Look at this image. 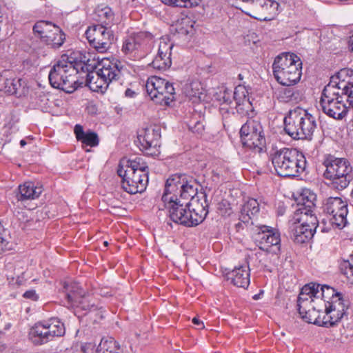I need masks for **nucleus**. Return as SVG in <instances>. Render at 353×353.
<instances>
[{"mask_svg":"<svg viewBox=\"0 0 353 353\" xmlns=\"http://www.w3.org/2000/svg\"><path fill=\"white\" fill-rule=\"evenodd\" d=\"M161 1L168 6L174 7H180L183 0H161Z\"/></svg>","mask_w":353,"mask_h":353,"instance_id":"49530a36","label":"nucleus"},{"mask_svg":"<svg viewBox=\"0 0 353 353\" xmlns=\"http://www.w3.org/2000/svg\"><path fill=\"white\" fill-rule=\"evenodd\" d=\"M304 195L303 194L302 196L303 202L297 204L298 208L296 209L290 223H292L293 225L301 224L306 228L316 231L319 225V220L314 213L316 206L314 203L316 195L309 193V196H306L307 200L305 201Z\"/></svg>","mask_w":353,"mask_h":353,"instance_id":"ddd939ff","label":"nucleus"},{"mask_svg":"<svg viewBox=\"0 0 353 353\" xmlns=\"http://www.w3.org/2000/svg\"><path fill=\"white\" fill-rule=\"evenodd\" d=\"M148 170L147 163L138 157L127 161L125 165L120 163L117 174L122 178L124 191L131 194L144 191L148 183Z\"/></svg>","mask_w":353,"mask_h":353,"instance_id":"f03ea898","label":"nucleus"},{"mask_svg":"<svg viewBox=\"0 0 353 353\" xmlns=\"http://www.w3.org/2000/svg\"><path fill=\"white\" fill-rule=\"evenodd\" d=\"M30 340L36 345H40L52 341L46 325L42 322L37 323L30 330Z\"/></svg>","mask_w":353,"mask_h":353,"instance_id":"c756f323","label":"nucleus"},{"mask_svg":"<svg viewBox=\"0 0 353 353\" xmlns=\"http://www.w3.org/2000/svg\"><path fill=\"white\" fill-rule=\"evenodd\" d=\"M42 192L41 187L35 186L32 182H25L18 188L17 199L20 201L33 200L38 198Z\"/></svg>","mask_w":353,"mask_h":353,"instance_id":"cd10ccee","label":"nucleus"},{"mask_svg":"<svg viewBox=\"0 0 353 353\" xmlns=\"http://www.w3.org/2000/svg\"><path fill=\"white\" fill-rule=\"evenodd\" d=\"M69 61L71 62V67L74 68L75 71V77L79 73L85 74V77H82L80 81H83V84L89 86L92 85V83H94L95 80V72L93 71L94 67L91 64H88L84 61L76 60L74 57L69 56Z\"/></svg>","mask_w":353,"mask_h":353,"instance_id":"b1692460","label":"nucleus"},{"mask_svg":"<svg viewBox=\"0 0 353 353\" xmlns=\"http://www.w3.org/2000/svg\"><path fill=\"white\" fill-rule=\"evenodd\" d=\"M294 92L292 88H285L279 90L277 98L280 101L288 103L295 99Z\"/></svg>","mask_w":353,"mask_h":353,"instance_id":"ea45409f","label":"nucleus"},{"mask_svg":"<svg viewBox=\"0 0 353 353\" xmlns=\"http://www.w3.org/2000/svg\"><path fill=\"white\" fill-rule=\"evenodd\" d=\"M345 310L342 294L334 297L328 303H325V312L329 320L323 322L325 326L328 327L335 325L345 314Z\"/></svg>","mask_w":353,"mask_h":353,"instance_id":"5701e85b","label":"nucleus"},{"mask_svg":"<svg viewBox=\"0 0 353 353\" xmlns=\"http://www.w3.org/2000/svg\"><path fill=\"white\" fill-rule=\"evenodd\" d=\"M202 0H183L180 8H192L197 6Z\"/></svg>","mask_w":353,"mask_h":353,"instance_id":"37998d69","label":"nucleus"},{"mask_svg":"<svg viewBox=\"0 0 353 353\" xmlns=\"http://www.w3.org/2000/svg\"><path fill=\"white\" fill-rule=\"evenodd\" d=\"M319 288L321 290L322 299L326 303L333 300L334 297L341 294V293L336 292L334 288L328 285H322L320 286Z\"/></svg>","mask_w":353,"mask_h":353,"instance_id":"58836bf2","label":"nucleus"},{"mask_svg":"<svg viewBox=\"0 0 353 353\" xmlns=\"http://www.w3.org/2000/svg\"><path fill=\"white\" fill-rule=\"evenodd\" d=\"M339 270L350 284H353V254L347 259H343L339 263Z\"/></svg>","mask_w":353,"mask_h":353,"instance_id":"4c0bfd02","label":"nucleus"},{"mask_svg":"<svg viewBox=\"0 0 353 353\" xmlns=\"http://www.w3.org/2000/svg\"><path fill=\"white\" fill-rule=\"evenodd\" d=\"M97 20L98 25H104L110 28L114 19V14L112 10L108 7L98 8L96 10Z\"/></svg>","mask_w":353,"mask_h":353,"instance_id":"f704fd0d","label":"nucleus"},{"mask_svg":"<svg viewBox=\"0 0 353 353\" xmlns=\"http://www.w3.org/2000/svg\"><path fill=\"white\" fill-rule=\"evenodd\" d=\"M319 284L310 283L304 285L298 296L297 306L301 317L309 323H314L315 319L312 316V311L315 310L312 305L314 298L319 293Z\"/></svg>","mask_w":353,"mask_h":353,"instance_id":"a211bd4d","label":"nucleus"},{"mask_svg":"<svg viewBox=\"0 0 353 353\" xmlns=\"http://www.w3.org/2000/svg\"><path fill=\"white\" fill-rule=\"evenodd\" d=\"M97 353H121L120 347L113 338H103L97 347Z\"/></svg>","mask_w":353,"mask_h":353,"instance_id":"c9c22d12","label":"nucleus"},{"mask_svg":"<svg viewBox=\"0 0 353 353\" xmlns=\"http://www.w3.org/2000/svg\"><path fill=\"white\" fill-rule=\"evenodd\" d=\"M241 1L243 2H245V3H254L256 0H241Z\"/></svg>","mask_w":353,"mask_h":353,"instance_id":"8fccbe9b","label":"nucleus"},{"mask_svg":"<svg viewBox=\"0 0 353 353\" xmlns=\"http://www.w3.org/2000/svg\"><path fill=\"white\" fill-rule=\"evenodd\" d=\"M190 201L181 202L179 198L162 195L161 201L170 219L176 223L187 227L198 225L207 216L210 201L205 192L190 197Z\"/></svg>","mask_w":353,"mask_h":353,"instance_id":"f257e3e1","label":"nucleus"},{"mask_svg":"<svg viewBox=\"0 0 353 353\" xmlns=\"http://www.w3.org/2000/svg\"><path fill=\"white\" fill-rule=\"evenodd\" d=\"M76 139L81 142L82 147L89 146L90 148L96 147L99 143L98 134L90 130H83V128L80 124H77L74 128Z\"/></svg>","mask_w":353,"mask_h":353,"instance_id":"bb28decb","label":"nucleus"},{"mask_svg":"<svg viewBox=\"0 0 353 353\" xmlns=\"http://www.w3.org/2000/svg\"><path fill=\"white\" fill-rule=\"evenodd\" d=\"M323 210L329 214L330 223L339 229L343 228L347 223L348 205L345 200L339 196H330L323 203Z\"/></svg>","mask_w":353,"mask_h":353,"instance_id":"f3484780","label":"nucleus"},{"mask_svg":"<svg viewBox=\"0 0 353 353\" xmlns=\"http://www.w3.org/2000/svg\"><path fill=\"white\" fill-rule=\"evenodd\" d=\"M161 133L159 128H147L143 135H139L138 139L141 144L140 150L148 156H157L160 147Z\"/></svg>","mask_w":353,"mask_h":353,"instance_id":"412c9836","label":"nucleus"},{"mask_svg":"<svg viewBox=\"0 0 353 353\" xmlns=\"http://www.w3.org/2000/svg\"><path fill=\"white\" fill-rule=\"evenodd\" d=\"M272 70L276 80L280 84L289 87L301 79L302 61L294 53L283 52L275 57Z\"/></svg>","mask_w":353,"mask_h":353,"instance_id":"39448f33","label":"nucleus"},{"mask_svg":"<svg viewBox=\"0 0 353 353\" xmlns=\"http://www.w3.org/2000/svg\"><path fill=\"white\" fill-rule=\"evenodd\" d=\"M323 164L325 167L323 176L330 181L332 188L343 190L349 185L352 169L346 159L330 155L325 159Z\"/></svg>","mask_w":353,"mask_h":353,"instance_id":"0eeeda50","label":"nucleus"},{"mask_svg":"<svg viewBox=\"0 0 353 353\" xmlns=\"http://www.w3.org/2000/svg\"><path fill=\"white\" fill-rule=\"evenodd\" d=\"M50 85L66 93H72L83 85V81L75 77V71L71 67L69 55L63 54L51 68L48 75Z\"/></svg>","mask_w":353,"mask_h":353,"instance_id":"423d86ee","label":"nucleus"},{"mask_svg":"<svg viewBox=\"0 0 353 353\" xmlns=\"http://www.w3.org/2000/svg\"><path fill=\"white\" fill-rule=\"evenodd\" d=\"M256 298H258V296L255 295V296H254V299H256Z\"/></svg>","mask_w":353,"mask_h":353,"instance_id":"5fc2aeb1","label":"nucleus"},{"mask_svg":"<svg viewBox=\"0 0 353 353\" xmlns=\"http://www.w3.org/2000/svg\"><path fill=\"white\" fill-rule=\"evenodd\" d=\"M153 42V35L148 32H132L125 37L122 41L121 52L134 59L145 56Z\"/></svg>","mask_w":353,"mask_h":353,"instance_id":"9b49d317","label":"nucleus"},{"mask_svg":"<svg viewBox=\"0 0 353 353\" xmlns=\"http://www.w3.org/2000/svg\"><path fill=\"white\" fill-rule=\"evenodd\" d=\"M33 32L41 41L54 49L60 48L65 39V35L62 30L49 21H37L33 26Z\"/></svg>","mask_w":353,"mask_h":353,"instance_id":"2eb2a0df","label":"nucleus"},{"mask_svg":"<svg viewBox=\"0 0 353 353\" xmlns=\"http://www.w3.org/2000/svg\"><path fill=\"white\" fill-rule=\"evenodd\" d=\"M256 5H259L262 8H273L277 9L279 3L274 0H256L254 2Z\"/></svg>","mask_w":353,"mask_h":353,"instance_id":"79ce46f5","label":"nucleus"},{"mask_svg":"<svg viewBox=\"0 0 353 353\" xmlns=\"http://www.w3.org/2000/svg\"><path fill=\"white\" fill-rule=\"evenodd\" d=\"M48 330L51 340L55 336H63L65 333L64 325L57 319H51L48 321L42 322Z\"/></svg>","mask_w":353,"mask_h":353,"instance_id":"473e14b6","label":"nucleus"},{"mask_svg":"<svg viewBox=\"0 0 353 353\" xmlns=\"http://www.w3.org/2000/svg\"><path fill=\"white\" fill-rule=\"evenodd\" d=\"M146 91L156 104L169 106L175 99V90L173 85L165 79L152 76L146 81Z\"/></svg>","mask_w":353,"mask_h":353,"instance_id":"f8f14e48","label":"nucleus"},{"mask_svg":"<svg viewBox=\"0 0 353 353\" xmlns=\"http://www.w3.org/2000/svg\"><path fill=\"white\" fill-rule=\"evenodd\" d=\"M247 93L245 87L239 85L234 90L233 101L223 97L224 101L221 108V111H225L223 114L233 112L234 109H236L237 113L240 114H248L252 108V104L246 95Z\"/></svg>","mask_w":353,"mask_h":353,"instance_id":"aec40b11","label":"nucleus"},{"mask_svg":"<svg viewBox=\"0 0 353 353\" xmlns=\"http://www.w3.org/2000/svg\"><path fill=\"white\" fill-rule=\"evenodd\" d=\"M256 298H258V296L255 295V296H254V299H256Z\"/></svg>","mask_w":353,"mask_h":353,"instance_id":"6e6d98bb","label":"nucleus"},{"mask_svg":"<svg viewBox=\"0 0 353 353\" xmlns=\"http://www.w3.org/2000/svg\"><path fill=\"white\" fill-rule=\"evenodd\" d=\"M137 95V93L130 88H128L125 91V96L128 98H134Z\"/></svg>","mask_w":353,"mask_h":353,"instance_id":"09e8293b","label":"nucleus"},{"mask_svg":"<svg viewBox=\"0 0 353 353\" xmlns=\"http://www.w3.org/2000/svg\"><path fill=\"white\" fill-rule=\"evenodd\" d=\"M265 203H261L255 199H249L242 206L240 220L243 223L249 221L259 212L260 208H263Z\"/></svg>","mask_w":353,"mask_h":353,"instance_id":"c85d7f7f","label":"nucleus"},{"mask_svg":"<svg viewBox=\"0 0 353 353\" xmlns=\"http://www.w3.org/2000/svg\"><path fill=\"white\" fill-rule=\"evenodd\" d=\"M93 299L89 296H85L83 294L79 296L77 299H75L70 305L77 309L81 310L85 312L95 311L98 309L97 305L92 302Z\"/></svg>","mask_w":353,"mask_h":353,"instance_id":"72a5a7b5","label":"nucleus"},{"mask_svg":"<svg viewBox=\"0 0 353 353\" xmlns=\"http://www.w3.org/2000/svg\"><path fill=\"white\" fill-rule=\"evenodd\" d=\"M353 85V70L350 68H343L338 73L332 76L327 85L339 88V92L348 88Z\"/></svg>","mask_w":353,"mask_h":353,"instance_id":"a878e982","label":"nucleus"},{"mask_svg":"<svg viewBox=\"0 0 353 353\" xmlns=\"http://www.w3.org/2000/svg\"><path fill=\"white\" fill-rule=\"evenodd\" d=\"M23 296L25 299H30L32 301H37L39 299V296L34 290H30L25 292Z\"/></svg>","mask_w":353,"mask_h":353,"instance_id":"c03bdc74","label":"nucleus"},{"mask_svg":"<svg viewBox=\"0 0 353 353\" xmlns=\"http://www.w3.org/2000/svg\"><path fill=\"white\" fill-rule=\"evenodd\" d=\"M190 90H188V94L190 97H194V98H201V94H202L201 92V86L200 83L199 82H192L189 85Z\"/></svg>","mask_w":353,"mask_h":353,"instance_id":"a19ab883","label":"nucleus"},{"mask_svg":"<svg viewBox=\"0 0 353 353\" xmlns=\"http://www.w3.org/2000/svg\"><path fill=\"white\" fill-rule=\"evenodd\" d=\"M321 232H325V230H324V228H323V227L321 228Z\"/></svg>","mask_w":353,"mask_h":353,"instance_id":"603ef678","label":"nucleus"},{"mask_svg":"<svg viewBox=\"0 0 353 353\" xmlns=\"http://www.w3.org/2000/svg\"><path fill=\"white\" fill-rule=\"evenodd\" d=\"M104 245H105V246H107V245H108V242H107V241H105V242H104Z\"/></svg>","mask_w":353,"mask_h":353,"instance_id":"864d4df0","label":"nucleus"},{"mask_svg":"<svg viewBox=\"0 0 353 353\" xmlns=\"http://www.w3.org/2000/svg\"><path fill=\"white\" fill-rule=\"evenodd\" d=\"M291 237L297 243L308 242L314 236L316 231L311 228H306L301 224L293 225L291 223Z\"/></svg>","mask_w":353,"mask_h":353,"instance_id":"7c9ffc66","label":"nucleus"},{"mask_svg":"<svg viewBox=\"0 0 353 353\" xmlns=\"http://www.w3.org/2000/svg\"><path fill=\"white\" fill-rule=\"evenodd\" d=\"M90 46L98 52H106L114 41L113 31L104 25H93L88 28L85 32Z\"/></svg>","mask_w":353,"mask_h":353,"instance_id":"dca6fc26","label":"nucleus"},{"mask_svg":"<svg viewBox=\"0 0 353 353\" xmlns=\"http://www.w3.org/2000/svg\"><path fill=\"white\" fill-rule=\"evenodd\" d=\"M319 105L323 113L336 120L343 119L347 113L345 97L339 92V88L331 85L324 87Z\"/></svg>","mask_w":353,"mask_h":353,"instance_id":"9d476101","label":"nucleus"},{"mask_svg":"<svg viewBox=\"0 0 353 353\" xmlns=\"http://www.w3.org/2000/svg\"><path fill=\"white\" fill-rule=\"evenodd\" d=\"M123 69V65L119 60L103 59L98 65L95 80L92 83L90 89L105 92L111 84L121 79Z\"/></svg>","mask_w":353,"mask_h":353,"instance_id":"6e6552de","label":"nucleus"},{"mask_svg":"<svg viewBox=\"0 0 353 353\" xmlns=\"http://www.w3.org/2000/svg\"><path fill=\"white\" fill-rule=\"evenodd\" d=\"M259 248L267 252L279 254L281 251V236L279 231L270 226L262 225L255 235Z\"/></svg>","mask_w":353,"mask_h":353,"instance_id":"6ab92c4d","label":"nucleus"},{"mask_svg":"<svg viewBox=\"0 0 353 353\" xmlns=\"http://www.w3.org/2000/svg\"><path fill=\"white\" fill-rule=\"evenodd\" d=\"M26 144V142L25 140H23V139L21 140L20 145H21V147H23Z\"/></svg>","mask_w":353,"mask_h":353,"instance_id":"3c124183","label":"nucleus"},{"mask_svg":"<svg viewBox=\"0 0 353 353\" xmlns=\"http://www.w3.org/2000/svg\"><path fill=\"white\" fill-rule=\"evenodd\" d=\"M228 279L231 280L234 285L247 288L250 283V268L248 265L236 267L228 274Z\"/></svg>","mask_w":353,"mask_h":353,"instance_id":"393cba45","label":"nucleus"},{"mask_svg":"<svg viewBox=\"0 0 353 353\" xmlns=\"http://www.w3.org/2000/svg\"><path fill=\"white\" fill-rule=\"evenodd\" d=\"M242 144L244 147L260 152L265 146V138L262 126L254 120H248L240 130Z\"/></svg>","mask_w":353,"mask_h":353,"instance_id":"4468645a","label":"nucleus"},{"mask_svg":"<svg viewBox=\"0 0 353 353\" xmlns=\"http://www.w3.org/2000/svg\"><path fill=\"white\" fill-rule=\"evenodd\" d=\"M190 129L194 133L201 134L204 130V126L201 122L198 121L194 126H190Z\"/></svg>","mask_w":353,"mask_h":353,"instance_id":"a18cd8bd","label":"nucleus"},{"mask_svg":"<svg viewBox=\"0 0 353 353\" xmlns=\"http://www.w3.org/2000/svg\"><path fill=\"white\" fill-rule=\"evenodd\" d=\"M239 77L240 79H242L241 74H239Z\"/></svg>","mask_w":353,"mask_h":353,"instance_id":"4d7b16f0","label":"nucleus"},{"mask_svg":"<svg viewBox=\"0 0 353 353\" xmlns=\"http://www.w3.org/2000/svg\"><path fill=\"white\" fill-rule=\"evenodd\" d=\"M316 127L313 115L300 107L290 110L284 118V130L294 139H311Z\"/></svg>","mask_w":353,"mask_h":353,"instance_id":"20e7f679","label":"nucleus"},{"mask_svg":"<svg viewBox=\"0 0 353 353\" xmlns=\"http://www.w3.org/2000/svg\"><path fill=\"white\" fill-rule=\"evenodd\" d=\"M271 161L279 176L295 177L301 174L306 168L305 156L297 150L283 148L271 154Z\"/></svg>","mask_w":353,"mask_h":353,"instance_id":"7ed1b4c3","label":"nucleus"},{"mask_svg":"<svg viewBox=\"0 0 353 353\" xmlns=\"http://www.w3.org/2000/svg\"><path fill=\"white\" fill-rule=\"evenodd\" d=\"M174 46L168 38L162 37L159 40L157 54L151 63L152 66L159 70H165L172 65V49Z\"/></svg>","mask_w":353,"mask_h":353,"instance_id":"4be33fe9","label":"nucleus"},{"mask_svg":"<svg viewBox=\"0 0 353 353\" xmlns=\"http://www.w3.org/2000/svg\"><path fill=\"white\" fill-rule=\"evenodd\" d=\"M201 187L194 177L185 174H174L166 181L163 195L168 197L188 200L190 197L196 196L199 194L198 189Z\"/></svg>","mask_w":353,"mask_h":353,"instance_id":"1a4fd4ad","label":"nucleus"},{"mask_svg":"<svg viewBox=\"0 0 353 353\" xmlns=\"http://www.w3.org/2000/svg\"><path fill=\"white\" fill-rule=\"evenodd\" d=\"M192 323L198 327V329L204 328V324L198 317H194L192 319Z\"/></svg>","mask_w":353,"mask_h":353,"instance_id":"de8ad7c7","label":"nucleus"},{"mask_svg":"<svg viewBox=\"0 0 353 353\" xmlns=\"http://www.w3.org/2000/svg\"><path fill=\"white\" fill-rule=\"evenodd\" d=\"M63 288L65 290V296L69 305L77 299L79 296L85 294L83 290L77 283H65Z\"/></svg>","mask_w":353,"mask_h":353,"instance_id":"e433bc0d","label":"nucleus"},{"mask_svg":"<svg viewBox=\"0 0 353 353\" xmlns=\"http://www.w3.org/2000/svg\"><path fill=\"white\" fill-rule=\"evenodd\" d=\"M25 82L20 78H5L0 76V90L10 94H20V89L24 88Z\"/></svg>","mask_w":353,"mask_h":353,"instance_id":"2f4dec72","label":"nucleus"}]
</instances>
